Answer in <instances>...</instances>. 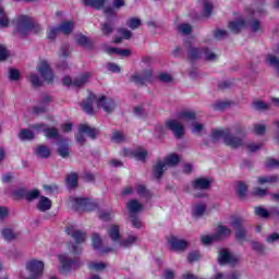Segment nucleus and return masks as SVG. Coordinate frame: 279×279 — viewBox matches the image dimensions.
<instances>
[{
  "instance_id": "obj_1",
  "label": "nucleus",
  "mask_w": 279,
  "mask_h": 279,
  "mask_svg": "<svg viewBox=\"0 0 279 279\" xmlns=\"http://www.w3.org/2000/svg\"><path fill=\"white\" fill-rule=\"evenodd\" d=\"M184 125H192V134L196 136H201V134L205 132L204 124L195 122V112L193 111H183L179 114L178 119L168 120L166 122V128L171 130L175 138H182V136H184Z\"/></svg>"
},
{
  "instance_id": "obj_2",
  "label": "nucleus",
  "mask_w": 279,
  "mask_h": 279,
  "mask_svg": "<svg viewBox=\"0 0 279 279\" xmlns=\"http://www.w3.org/2000/svg\"><path fill=\"white\" fill-rule=\"evenodd\" d=\"M82 109L87 114H95L96 110L102 108L105 112H112L117 105L112 98H108L106 96H95V94L90 93L86 100H83L81 104Z\"/></svg>"
},
{
  "instance_id": "obj_3",
  "label": "nucleus",
  "mask_w": 279,
  "mask_h": 279,
  "mask_svg": "<svg viewBox=\"0 0 279 279\" xmlns=\"http://www.w3.org/2000/svg\"><path fill=\"white\" fill-rule=\"evenodd\" d=\"M223 141L226 145L229 147H243V145L248 149V151H258L263 144H245V142L232 134H230L229 129L225 130H214L211 133L213 143H217V141Z\"/></svg>"
},
{
  "instance_id": "obj_4",
  "label": "nucleus",
  "mask_w": 279,
  "mask_h": 279,
  "mask_svg": "<svg viewBox=\"0 0 279 279\" xmlns=\"http://www.w3.org/2000/svg\"><path fill=\"white\" fill-rule=\"evenodd\" d=\"M39 132H44L47 138H56V136H58V129H47L45 124H34L31 129H23L19 134V138L21 141H33L34 136L39 134Z\"/></svg>"
},
{
  "instance_id": "obj_5",
  "label": "nucleus",
  "mask_w": 279,
  "mask_h": 279,
  "mask_svg": "<svg viewBox=\"0 0 279 279\" xmlns=\"http://www.w3.org/2000/svg\"><path fill=\"white\" fill-rule=\"evenodd\" d=\"M41 29L43 28L27 15H22L17 20L16 32L21 34V36H27L29 32H35V34H38V32Z\"/></svg>"
},
{
  "instance_id": "obj_6",
  "label": "nucleus",
  "mask_w": 279,
  "mask_h": 279,
  "mask_svg": "<svg viewBox=\"0 0 279 279\" xmlns=\"http://www.w3.org/2000/svg\"><path fill=\"white\" fill-rule=\"evenodd\" d=\"M180 162V156L171 154L166 157L163 161H158L154 167V175L157 180L162 178V173L169 169V167H175Z\"/></svg>"
},
{
  "instance_id": "obj_7",
  "label": "nucleus",
  "mask_w": 279,
  "mask_h": 279,
  "mask_svg": "<svg viewBox=\"0 0 279 279\" xmlns=\"http://www.w3.org/2000/svg\"><path fill=\"white\" fill-rule=\"evenodd\" d=\"M70 206L74 208V210H78V213H88L90 210H95L97 208V204L88 198H80V197H71Z\"/></svg>"
},
{
  "instance_id": "obj_8",
  "label": "nucleus",
  "mask_w": 279,
  "mask_h": 279,
  "mask_svg": "<svg viewBox=\"0 0 279 279\" xmlns=\"http://www.w3.org/2000/svg\"><path fill=\"white\" fill-rule=\"evenodd\" d=\"M26 271L34 278H43L45 271V262L40 259H31L26 263Z\"/></svg>"
},
{
  "instance_id": "obj_9",
  "label": "nucleus",
  "mask_w": 279,
  "mask_h": 279,
  "mask_svg": "<svg viewBox=\"0 0 279 279\" xmlns=\"http://www.w3.org/2000/svg\"><path fill=\"white\" fill-rule=\"evenodd\" d=\"M229 223L235 230V239L238 241H245L247 231L243 228V219L239 216H233Z\"/></svg>"
},
{
  "instance_id": "obj_10",
  "label": "nucleus",
  "mask_w": 279,
  "mask_h": 279,
  "mask_svg": "<svg viewBox=\"0 0 279 279\" xmlns=\"http://www.w3.org/2000/svg\"><path fill=\"white\" fill-rule=\"evenodd\" d=\"M84 134H86V136H89V138H97V134H99V131L88 124H82L78 129V135L76 136L77 143H86Z\"/></svg>"
},
{
  "instance_id": "obj_11",
  "label": "nucleus",
  "mask_w": 279,
  "mask_h": 279,
  "mask_svg": "<svg viewBox=\"0 0 279 279\" xmlns=\"http://www.w3.org/2000/svg\"><path fill=\"white\" fill-rule=\"evenodd\" d=\"M90 77H92L90 72H85V73L78 75L74 80H71L70 76H65L63 78V84H64V86H76V87H80V86H84V84H88V82H90Z\"/></svg>"
},
{
  "instance_id": "obj_12",
  "label": "nucleus",
  "mask_w": 279,
  "mask_h": 279,
  "mask_svg": "<svg viewBox=\"0 0 279 279\" xmlns=\"http://www.w3.org/2000/svg\"><path fill=\"white\" fill-rule=\"evenodd\" d=\"M191 60H197L204 58L205 60H217V54L208 49L201 50L199 48H192L189 53Z\"/></svg>"
},
{
  "instance_id": "obj_13",
  "label": "nucleus",
  "mask_w": 279,
  "mask_h": 279,
  "mask_svg": "<svg viewBox=\"0 0 279 279\" xmlns=\"http://www.w3.org/2000/svg\"><path fill=\"white\" fill-rule=\"evenodd\" d=\"M105 14L107 22L101 25L100 29L105 36H110V34L114 31V27L110 21H114V19H117V13L114 12V9L109 8L105 10Z\"/></svg>"
},
{
  "instance_id": "obj_14",
  "label": "nucleus",
  "mask_w": 279,
  "mask_h": 279,
  "mask_svg": "<svg viewBox=\"0 0 279 279\" xmlns=\"http://www.w3.org/2000/svg\"><path fill=\"white\" fill-rule=\"evenodd\" d=\"M37 71L41 75L44 82H48V84H51V82H53V71H51L49 62H47L46 60L40 61L37 66Z\"/></svg>"
},
{
  "instance_id": "obj_15",
  "label": "nucleus",
  "mask_w": 279,
  "mask_h": 279,
  "mask_svg": "<svg viewBox=\"0 0 279 279\" xmlns=\"http://www.w3.org/2000/svg\"><path fill=\"white\" fill-rule=\"evenodd\" d=\"M60 263V269L63 274L66 271H71V269H75L77 267V258L72 259L66 254H61L58 256Z\"/></svg>"
},
{
  "instance_id": "obj_16",
  "label": "nucleus",
  "mask_w": 279,
  "mask_h": 279,
  "mask_svg": "<svg viewBox=\"0 0 279 279\" xmlns=\"http://www.w3.org/2000/svg\"><path fill=\"white\" fill-rule=\"evenodd\" d=\"M218 263L220 265H236L239 256L232 255L230 251L221 248L219 251Z\"/></svg>"
},
{
  "instance_id": "obj_17",
  "label": "nucleus",
  "mask_w": 279,
  "mask_h": 279,
  "mask_svg": "<svg viewBox=\"0 0 279 279\" xmlns=\"http://www.w3.org/2000/svg\"><path fill=\"white\" fill-rule=\"evenodd\" d=\"M213 184V179L210 178H197L192 182L194 191H208Z\"/></svg>"
},
{
  "instance_id": "obj_18",
  "label": "nucleus",
  "mask_w": 279,
  "mask_h": 279,
  "mask_svg": "<svg viewBox=\"0 0 279 279\" xmlns=\"http://www.w3.org/2000/svg\"><path fill=\"white\" fill-rule=\"evenodd\" d=\"M171 250H173L174 252H184V250H186V247H189V242H186L185 240H182L180 238H171L168 241Z\"/></svg>"
},
{
  "instance_id": "obj_19",
  "label": "nucleus",
  "mask_w": 279,
  "mask_h": 279,
  "mask_svg": "<svg viewBox=\"0 0 279 279\" xmlns=\"http://www.w3.org/2000/svg\"><path fill=\"white\" fill-rule=\"evenodd\" d=\"M131 80L132 82H135V84H146V82H151V70L136 72L131 76Z\"/></svg>"
},
{
  "instance_id": "obj_20",
  "label": "nucleus",
  "mask_w": 279,
  "mask_h": 279,
  "mask_svg": "<svg viewBox=\"0 0 279 279\" xmlns=\"http://www.w3.org/2000/svg\"><path fill=\"white\" fill-rule=\"evenodd\" d=\"M66 233L70 236H72V239L75 240L77 244L84 243V241H86V233L77 230V228H75V226L68 227Z\"/></svg>"
},
{
  "instance_id": "obj_21",
  "label": "nucleus",
  "mask_w": 279,
  "mask_h": 279,
  "mask_svg": "<svg viewBox=\"0 0 279 279\" xmlns=\"http://www.w3.org/2000/svg\"><path fill=\"white\" fill-rule=\"evenodd\" d=\"M123 154L124 156H132L135 160H145L147 158V150H145V148H136L133 151L124 148Z\"/></svg>"
},
{
  "instance_id": "obj_22",
  "label": "nucleus",
  "mask_w": 279,
  "mask_h": 279,
  "mask_svg": "<svg viewBox=\"0 0 279 279\" xmlns=\"http://www.w3.org/2000/svg\"><path fill=\"white\" fill-rule=\"evenodd\" d=\"M126 208L131 217H134V215L138 213H143V204H141V202L137 199H131L129 203H126Z\"/></svg>"
},
{
  "instance_id": "obj_23",
  "label": "nucleus",
  "mask_w": 279,
  "mask_h": 279,
  "mask_svg": "<svg viewBox=\"0 0 279 279\" xmlns=\"http://www.w3.org/2000/svg\"><path fill=\"white\" fill-rule=\"evenodd\" d=\"M108 235H109V239H111V241H113V243H120L121 241V229L119 226L117 225H111L109 228H108Z\"/></svg>"
},
{
  "instance_id": "obj_24",
  "label": "nucleus",
  "mask_w": 279,
  "mask_h": 279,
  "mask_svg": "<svg viewBox=\"0 0 279 279\" xmlns=\"http://www.w3.org/2000/svg\"><path fill=\"white\" fill-rule=\"evenodd\" d=\"M105 52L109 53V56H120L121 58H128L130 53V49H120L114 47H105Z\"/></svg>"
},
{
  "instance_id": "obj_25",
  "label": "nucleus",
  "mask_w": 279,
  "mask_h": 279,
  "mask_svg": "<svg viewBox=\"0 0 279 279\" xmlns=\"http://www.w3.org/2000/svg\"><path fill=\"white\" fill-rule=\"evenodd\" d=\"M138 243V236L131 234L128 238H124L118 242L119 247L129 248L132 247V245H136Z\"/></svg>"
},
{
  "instance_id": "obj_26",
  "label": "nucleus",
  "mask_w": 279,
  "mask_h": 279,
  "mask_svg": "<svg viewBox=\"0 0 279 279\" xmlns=\"http://www.w3.org/2000/svg\"><path fill=\"white\" fill-rule=\"evenodd\" d=\"M0 235L4 241H14L19 236L16 232L12 228L3 227L0 229Z\"/></svg>"
},
{
  "instance_id": "obj_27",
  "label": "nucleus",
  "mask_w": 279,
  "mask_h": 279,
  "mask_svg": "<svg viewBox=\"0 0 279 279\" xmlns=\"http://www.w3.org/2000/svg\"><path fill=\"white\" fill-rule=\"evenodd\" d=\"M215 234L217 241H223V239H228V236L232 234V230H230V228L227 226H218Z\"/></svg>"
},
{
  "instance_id": "obj_28",
  "label": "nucleus",
  "mask_w": 279,
  "mask_h": 279,
  "mask_svg": "<svg viewBox=\"0 0 279 279\" xmlns=\"http://www.w3.org/2000/svg\"><path fill=\"white\" fill-rule=\"evenodd\" d=\"M245 27H247V22L243 19L229 23V29L233 32V34H239V32L245 29Z\"/></svg>"
},
{
  "instance_id": "obj_29",
  "label": "nucleus",
  "mask_w": 279,
  "mask_h": 279,
  "mask_svg": "<svg viewBox=\"0 0 279 279\" xmlns=\"http://www.w3.org/2000/svg\"><path fill=\"white\" fill-rule=\"evenodd\" d=\"M37 208L40 210V213H47V210H51V199H49L47 196H40Z\"/></svg>"
},
{
  "instance_id": "obj_30",
  "label": "nucleus",
  "mask_w": 279,
  "mask_h": 279,
  "mask_svg": "<svg viewBox=\"0 0 279 279\" xmlns=\"http://www.w3.org/2000/svg\"><path fill=\"white\" fill-rule=\"evenodd\" d=\"M134 114L140 119H145L149 114V105H140L134 108Z\"/></svg>"
},
{
  "instance_id": "obj_31",
  "label": "nucleus",
  "mask_w": 279,
  "mask_h": 279,
  "mask_svg": "<svg viewBox=\"0 0 279 279\" xmlns=\"http://www.w3.org/2000/svg\"><path fill=\"white\" fill-rule=\"evenodd\" d=\"M35 154L38 158H49V156H51V148H49V146L39 145L37 146Z\"/></svg>"
},
{
  "instance_id": "obj_32",
  "label": "nucleus",
  "mask_w": 279,
  "mask_h": 279,
  "mask_svg": "<svg viewBox=\"0 0 279 279\" xmlns=\"http://www.w3.org/2000/svg\"><path fill=\"white\" fill-rule=\"evenodd\" d=\"M74 27H75V24L73 22H63L59 26V31L61 34L69 35L71 34V32H73Z\"/></svg>"
},
{
  "instance_id": "obj_33",
  "label": "nucleus",
  "mask_w": 279,
  "mask_h": 279,
  "mask_svg": "<svg viewBox=\"0 0 279 279\" xmlns=\"http://www.w3.org/2000/svg\"><path fill=\"white\" fill-rule=\"evenodd\" d=\"M108 0H84L85 5H92L96 10H101Z\"/></svg>"
},
{
  "instance_id": "obj_34",
  "label": "nucleus",
  "mask_w": 279,
  "mask_h": 279,
  "mask_svg": "<svg viewBox=\"0 0 279 279\" xmlns=\"http://www.w3.org/2000/svg\"><path fill=\"white\" fill-rule=\"evenodd\" d=\"M28 82H31V84L33 86H35V88H38V86H43V78H40V76H38L36 73L32 72L28 76Z\"/></svg>"
},
{
  "instance_id": "obj_35",
  "label": "nucleus",
  "mask_w": 279,
  "mask_h": 279,
  "mask_svg": "<svg viewBox=\"0 0 279 279\" xmlns=\"http://www.w3.org/2000/svg\"><path fill=\"white\" fill-rule=\"evenodd\" d=\"M60 28L59 26H49L47 31V38L49 40H56L57 36H60Z\"/></svg>"
},
{
  "instance_id": "obj_36",
  "label": "nucleus",
  "mask_w": 279,
  "mask_h": 279,
  "mask_svg": "<svg viewBox=\"0 0 279 279\" xmlns=\"http://www.w3.org/2000/svg\"><path fill=\"white\" fill-rule=\"evenodd\" d=\"M204 213H206V205H204V204L194 205L192 208L193 217H202V215H204Z\"/></svg>"
},
{
  "instance_id": "obj_37",
  "label": "nucleus",
  "mask_w": 279,
  "mask_h": 279,
  "mask_svg": "<svg viewBox=\"0 0 279 279\" xmlns=\"http://www.w3.org/2000/svg\"><path fill=\"white\" fill-rule=\"evenodd\" d=\"M9 26H10V20L5 14V10L0 4V27H9Z\"/></svg>"
},
{
  "instance_id": "obj_38",
  "label": "nucleus",
  "mask_w": 279,
  "mask_h": 279,
  "mask_svg": "<svg viewBox=\"0 0 279 279\" xmlns=\"http://www.w3.org/2000/svg\"><path fill=\"white\" fill-rule=\"evenodd\" d=\"M58 154L61 156V158H68L69 156V144L61 142L59 144Z\"/></svg>"
},
{
  "instance_id": "obj_39",
  "label": "nucleus",
  "mask_w": 279,
  "mask_h": 279,
  "mask_svg": "<svg viewBox=\"0 0 279 279\" xmlns=\"http://www.w3.org/2000/svg\"><path fill=\"white\" fill-rule=\"evenodd\" d=\"M201 241L203 245H210V243H215V241L219 240H217L216 234H205L201 236Z\"/></svg>"
},
{
  "instance_id": "obj_40",
  "label": "nucleus",
  "mask_w": 279,
  "mask_h": 279,
  "mask_svg": "<svg viewBox=\"0 0 279 279\" xmlns=\"http://www.w3.org/2000/svg\"><path fill=\"white\" fill-rule=\"evenodd\" d=\"M278 177L271 175V177H259L258 178V184H274L278 182Z\"/></svg>"
},
{
  "instance_id": "obj_41",
  "label": "nucleus",
  "mask_w": 279,
  "mask_h": 279,
  "mask_svg": "<svg viewBox=\"0 0 279 279\" xmlns=\"http://www.w3.org/2000/svg\"><path fill=\"white\" fill-rule=\"evenodd\" d=\"M66 184L69 189H75L77 186V173H71L66 178Z\"/></svg>"
},
{
  "instance_id": "obj_42",
  "label": "nucleus",
  "mask_w": 279,
  "mask_h": 279,
  "mask_svg": "<svg viewBox=\"0 0 279 279\" xmlns=\"http://www.w3.org/2000/svg\"><path fill=\"white\" fill-rule=\"evenodd\" d=\"M106 267H107V265L101 262L89 263V269H92V271H104V269H106Z\"/></svg>"
},
{
  "instance_id": "obj_43",
  "label": "nucleus",
  "mask_w": 279,
  "mask_h": 279,
  "mask_svg": "<svg viewBox=\"0 0 279 279\" xmlns=\"http://www.w3.org/2000/svg\"><path fill=\"white\" fill-rule=\"evenodd\" d=\"M255 214L257 215V217H262L263 219H267V218L271 217V211H269L263 207H256Z\"/></svg>"
},
{
  "instance_id": "obj_44",
  "label": "nucleus",
  "mask_w": 279,
  "mask_h": 279,
  "mask_svg": "<svg viewBox=\"0 0 279 279\" xmlns=\"http://www.w3.org/2000/svg\"><path fill=\"white\" fill-rule=\"evenodd\" d=\"M126 25H128V27H130V29H138L140 25H141V19L131 17L126 21Z\"/></svg>"
},
{
  "instance_id": "obj_45",
  "label": "nucleus",
  "mask_w": 279,
  "mask_h": 279,
  "mask_svg": "<svg viewBox=\"0 0 279 279\" xmlns=\"http://www.w3.org/2000/svg\"><path fill=\"white\" fill-rule=\"evenodd\" d=\"M39 196L40 191L38 190L26 191L25 199H27V202H34V199H38Z\"/></svg>"
},
{
  "instance_id": "obj_46",
  "label": "nucleus",
  "mask_w": 279,
  "mask_h": 279,
  "mask_svg": "<svg viewBox=\"0 0 279 279\" xmlns=\"http://www.w3.org/2000/svg\"><path fill=\"white\" fill-rule=\"evenodd\" d=\"M98 217L100 219H102V221H110V219L114 218V211H112V210H108V211L101 210V211H99Z\"/></svg>"
},
{
  "instance_id": "obj_47",
  "label": "nucleus",
  "mask_w": 279,
  "mask_h": 279,
  "mask_svg": "<svg viewBox=\"0 0 279 279\" xmlns=\"http://www.w3.org/2000/svg\"><path fill=\"white\" fill-rule=\"evenodd\" d=\"M92 245L94 250H100L101 248V236L97 233H94L92 235Z\"/></svg>"
},
{
  "instance_id": "obj_48",
  "label": "nucleus",
  "mask_w": 279,
  "mask_h": 279,
  "mask_svg": "<svg viewBox=\"0 0 279 279\" xmlns=\"http://www.w3.org/2000/svg\"><path fill=\"white\" fill-rule=\"evenodd\" d=\"M250 27L251 32H253L254 34L263 32V25L260 24V22H258V20H254L253 22H251Z\"/></svg>"
},
{
  "instance_id": "obj_49",
  "label": "nucleus",
  "mask_w": 279,
  "mask_h": 279,
  "mask_svg": "<svg viewBox=\"0 0 279 279\" xmlns=\"http://www.w3.org/2000/svg\"><path fill=\"white\" fill-rule=\"evenodd\" d=\"M204 10H203V16H209L213 14V2L205 0L203 2Z\"/></svg>"
},
{
  "instance_id": "obj_50",
  "label": "nucleus",
  "mask_w": 279,
  "mask_h": 279,
  "mask_svg": "<svg viewBox=\"0 0 279 279\" xmlns=\"http://www.w3.org/2000/svg\"><path fill=\"white\" fill-rule=\"evenodd\" d=\"M253 108L255 110H267V108H269V104H267L263 100H256L253 102Z\"/></svg>"
},
{
  "instance_id": "obj_51",
  "label": "nucleus",
  "mask_w": 279,
  "mask_h": 279,
  "mask_svg": "<svg viewBox=\"0 0 279 279\" xmlns=\"http://www.w3.org/2000/svg\"><path fill=\"white\" fill-rule=\"evenodd\" d=\"M10 58V51L4 45H0V62H3Z\"/></svg>"
},
{
  "instance_id": "obj_52",
  "label": "nucleus",
  "mask_w": 279,
  "mask_h": 279,
  "mask_svg": "<svg viewBox=\"0 0 279 279\" xmlns=\"http://www.w3.org/2000/svg\"><path fill=\"white\" fill-rule=\"evenodd\" d=\"M265 165L268 169H278L279 168V160L274 159V158H268V159H266Z\"/></svg>"
},
{
  "instance_id": "obj_53",
  "label": "nucleus",
  "mask_w": 279,
  "mask_h": 279,
  "mask_svg": "<svg viewBox=\"0 0 279 279\" xmlns=\"http://www.w3.org/2000/svg\"><path fill=\"white\" fill-rule=\"evenodd\" d=\"M9 77L13 82H19V80H21V72L19 70H16V69H11L9 71Z\"/></svg>"
},
{
  "instance_id": "obj_54",
  "label": "nucleus",
  "mask_w": 279,
  "mask_h": 279,
  "mask_svg": "<svg viewBox=\"0 0 279 279\" xmlns=\"http://www.w3.org/2000/svg\"><path fill=\"white\" fill-rule=\"evenodd\" d=\"M112 141H114V143H123L125 135L121 131H116L113 132Z\"/></svg>"
},
{
  "instance_id": "obj_55",
  "label": "nucleus",
  "mask_w": 279,
  "mask_h": 279,
  "mask_svg": "<svg viewBox=\"0 0 279 279\" xmlns=\"http://www.w3.org/2000/svg\"><path fill=\"white\" fill-rule=\"evenodd\" d=\"M236 191L240 197H245L247 195V185L245 183H239Z\"/></svg>"
},
{
  "instance_id": "obj_56",
  "label": "nucleus",
  "mask_w": 279,
  "mask_h": 279,
  "mask_svg": "<svg viewBox=\"0 0 279 279\" xmlns=\"http://www.w3.org/2000/svg\"><path fill=\"white\" fill-rule=\"evenodd\" d=\"M26 195H27V190L25 189H19L13 192L14 199H22V197L25 198Z\"/></svg>"
},
{
  "instance_id": "obj_57",
  "label": "nucleus",
  "mask_w": 279,
  "mask_h": 279,
  "mask_svg": "<svg viewBox=\"0 0 279 279\" xmlns=\"http://www.w3.org/2000/svg\"><path fill=\"white\" fill-rule=\"evenodd\" d=\"M193 31V27L191 26V24H181L179 26V32L181 34H191V32Z\"/></svg>"
},
{
  "instance_id": "obj_58",
  "label": "nucleus",
  "mask_w": 279,
  "mask_h": 279,
  "mask_svg": "<svg viewBox=\"0 0 279 279\" xmlns=\"http://www.w3.org/2000/svg\"><path fill=\"white\" fill-rule=\"evenodd\" d=\"M8 217H10V209L5 206H0V221L8 219Z\"/></svg>"
},
{
  "instance_id": "obj_59",
  "label": "nucleus",
  "mask_w": 279,
  "mask_h": 279,
  "mask_svg": "<svg viewBox=\"0 0 279 279\" xmlns=\"http://www.w3.org/2000/svg\"><path fill=\"white\" fill-rule=\"evenodd\" d=\"M253 195L255 197H265V195H267V190L260 189V187H255L253 190Z\"/></svg>"
},
{
  "instance_id": "obj_60",
  "label": "nucleus",
  "mask_w": 279,
  "mask_h": 279,
  "mask_svg": "<svg viewBox=\"0 0 279 279\" xmlns=\"http://www.w3.org/2000/svg\"><path fill=\"white\" fill-rule=\"evenodd\" d=\"M265 131H266L265 124H255V125H254V132H255V134H257L258 136L265 134Z\"/></svg>"
},
{
  "instance_id": "obj_61",
  "label": "nucleus",
  "mask_w": 279,
  "mask_h": 279,
  "mask_svg": "<svg viewBox=\"0 0 279 279\" xmlns=\"http://www.w3.org/2000/svg\"><path fill=\"white\" fill-rule=\"evenodd\" d=\"M119 34L122 35L124 40H130V38H132V32L126 28H120Z\"/></svg>"
},
{
  "instance_id": "obj_62",
  "label": "nucleus",
  "mask_w": 279,
  "mask_h": 279,
  "mask_svg": "<svg viewBox=\"0 0 279 279\" xmlns=\"http://www.w3.org/2000/svg\"><path fill=\"white\" fill-rule=\"evenodd\" d=\"M131 223L133 228H142L143 226V222L141 221V219L136 218V215L131 216Z\"/></svg>"
},
{
  "instance_id": "obj_63",
  "label": "nucleus",
  "mask_w": 279,
  "mask_h": 279,
  "mask_svg": "<svg viewBox=\"0 0 279 279\" xmlns=\"http://www.w3.org/2000/svg\"><path fill=\"white\" fill-rule=\"evenodd\" d=\"M135 191H136L137 195H147V193H148L147 189L143 184L135 185Z\"/></svg>"
},
{
  "instance_id": "obj_64",
  "label": "nucleus",
  "mask_w": 279,
  "mask_h": 279,
  "mask_svg": "<svg viewBox=\"0 0 279 279\" xmlns=\"http://www.w3.org/2000/svg\"><path fill=\"white\" fill-rule=\"evenodd\" d=\"M267 243H278L279 241V234L278 233H271L266 239Z\"/></svg>"
}]
</instances>
